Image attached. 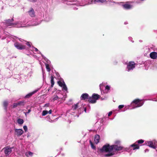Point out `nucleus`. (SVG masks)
<instances>
[{
    "label": "nucleus",
    "mask_w": 157,
    "mask_h": 157,
    "mask_svg": "<svg viewBox=\"0 0 157 157\" xmlns=\"http://www.w3.org/2000/svg\"><path fill=\"white\" fill-rule=\"evenodd\" d=\"M122 149V147L116 145H110L109 144H107L103 146L102 147L99 149V151L101 152H107L108 153L105 155V157H109L113 155L114 153L113 152V150L119 151Z\"/></svg>",
    "instance_id": "obj_1"
},
{
    "label": "nucleus",
    "mask_w": 157,
    "mask_h": 157,
    "mask_svg": "<svg viewBox=\"0 0 157 157\" xmlns=\"http://www.w3.org/2000/svg\"><path fill=\"white\" fill-rule=\"evenodd\" d=\"M5 22H2L0 25V28L3 30L7 27L10 28L11 27H19L24 26V25H20L18 23L16 24V23H13V18L9 19L5 21Z\"/></svg>",
    "instance_id": "obj_2"
},
{
    "label": "nucleus",
    "mask_w": 157,
    "mask_h": 157,
    "mask_svg": "<svg viewBox=\"0 0 157 157\" xmlns=\"http://www.w3.org/2000/svg\"><path fill=\"white\" fill-rule=\"evenodd\" d=\"M144 104L143 100L136 99L134 100L131 103V105L134 109L142 106Z\"/></svg>",
    "instance_id": "obj_3"
},
{
    "label": "nucleus",
    "mask_w": 157,
    "mask_h": 157,
    "mask_svg": "<svg viewBox=\"0 0 157 157\" xmlns=\"http://www.w3.org/2000/svg\"><path fill=\"white\" fill-rule=\"evenodd\" d=\"M27 21L25 19L21 21L16 22L15 23L16 24H17L19 23L20 25H24V26L22 27H27L29 26H36L38 25L40 23L37 22L36 23L32 24H27Z\"/></svg>",
    "instance_id": "obj_4"
},
{
    "label": "nucleus",
    "mask_w": 157,
    "mask_h": 157,
    "mask_svg": "<svg viewBox=\"0 0 157 157\" xmlns=\"http://www.w3.org/2000/svg\"><path fill=\"white\" fill-rule=\"evenodd\" d=\"M65 100V98L63 97V95L61 94H58L57 95H54L52 98L53 101L56 100L57 101L60 103H61Z\"/></svg>",
    "instance_id": "obj_5"
},
{
    "label": "nucleus",
    "mask_w": 157,
    "mask_h": 157,
    "mask_svg": "<svg viewBox=\"0 0 157 157\" xmlns=\"http://www.w3.org/2000/svg\"><path fill=\"white\" fill-rule=\"evenodd\" d=\"M100 96L97 94H93L92 97H90L89 98L88 101L89 102L92 103H95L96 101L99 98Z\"/></svg>",
    "instance_id": "obj_6"
},
{
    "label": "nucleus",
    "mask_w": 157,
    "mask_h": 157,
    "mask_svg": "<svg viewBox=\"0 0 157 157\" xmlns=\"http://www.w3.org/2000/svg\"><path fill=\"white\" fill-rule=\"evenodd\" d=\"M63 2L67 5H76L82 6L80 5L78 2L74 0H63ZM84 6L85 5H83Z\"/></svg>",
    "instance_id": "obj_7"
},
{
    "label": "nucleus",
    "mask_w": 157,
    "mask_h": 157,
    "mask_svg": "<svg viewBox=\"0 0 157 157\" xmlns=\"http://www.w3.org/2000/svg\"><path fill=\"white\" fill-rule=\"evenodd\" d=\"M136 64L134 62H129L127 65L126 71L129 72L132 70L135 67Z\"/></svg>",
    "instance_id": "obj_8"
},
{
    "label": "nucleus",
    "mask_w": 157,
    "mask_h": 157,
    "mask_svg": "<svg viewBox=\"0 0 157 157\" xmlns=\"http://www.w3.org/2000/svg\"><path fill=\"white\" fill-rule=\"evenodd\" d=\"M145 144L146 145L150 147L153 148H155L157 145V142L155 140H153L152 141H146Z\"/></svg>",
    "instance_id": "obj_9"
},
{
    "label": "nucleus",
    "mask_w": 157,
    "mask_h": 157,
    "mask_svg": "<svg viewBox=\"0 0 157 157\" xmlns=\"http://www.w3.org/2000/svg\"><path fill=\"white\" fill-rule=\"evenodd\" d=\"M104 85L105 83H104L103 82L100 84L99 85L101 93L102 91L103 93H107L109 92V91L110 89V86L108 85H106L105 87V90L103 91L102 87Z\"/></svg>",
    "instance_id": "obj_10"
},
{
    "label": "nucleus",
    "mask_w": 157,
    "mask_h": 157,
    "mask_svg": "<svg viewBox=\"0 0 157 157\" xmlns=\"http://www.w3.org/2000/svg\"><path fill=\"white\" fill-rule=\"evenodd\" d=\"M24 44L20 43L18 42H16L14 44L15 47L18 49L22 50L25 49L26 46L23 45Z\"/></svg>",
    "instance_id": "obj_11"
},
{
    "label": "nucleus",
    "mask_w": 157,
    "mask_h": 157,
    "mask_svg": "<svg viewBox=\"0 0 157 157\" xmlns=\"http://www.w3.org/2000/svg\"><path fill=\"white\" fill-rule=\"evenodd\" d=\"M58 83L59 85L62 87V90L64 92H67V88L64 82L59 81L58 82Z\"/></svg>",
    "instance_id": "obj_12"
},
{
    "label": "nucleus",
    "mask_w": 157,
    "mask_h": 157,
    "mask_svg": "<svg viewBox=\"0 0 157 157\" xmlns=\"http://www.w3.org/2000/svg\"><path fill=\"white\" fill-rule=\"evenodd\" d=\"M41 55L43 57V58L45 60L46 62V63H45L46 67L47 70V71L48 72L50 71H51L50 68L49 67V64L50 63V61L48 59L46 58L44 56L42 55Z\"/></svg>",
    "instance_id": "obj_13"
},
{
    "label": "nucleus",
    "mask_w": 157,
    "mask_h": 157,
    "mask_svg": "<svg viewBox=\"0 0 157 157\" xmlns=\"http://www.w3.org/2000/svg\"><path fill=\"white\" fill-rule=\"evenodd\" d=\"M24 131L21 129H14V134L17 136H20L23 133Z\"/></svg>",
    "instance_id": "obj_14"
},
{
    "label": "nucleus",
    "mask_w": 157,
    "mask_h": 157,
    "mask_svg": "<svg viewBox=\"0 0 157 157\" xmlns=\"http://www.w3.org/2000/svg\"><path fill=\"white\" fill-rule=\"evenodd\" d=\"M3 150L4 153L6 156L9 155L12 151L11 148L8 147L4 148Z\"/></svg>",
    "instance_id": "obj_15"
},
{
    "label": "nucleus",
    "mask_w": 157,
    "mask_h": 157,
    "mask_svg": "<svg viewBox=\"0 0 157 157\" xmlns=\"http://www.w3.org/2000/svg\"><path fill=\"white\" fill-rule=\"evenodd\" d=\"M107 1V0H94L93 1H91L90 3V2H88V4H92L93 3V2L94 4H96L97 3H103L106 2Z\"/></svg>",
    "instance_id": "obj_16"
},
{
    "label": "nucleus",
    "mask_w": 157,
    "mask_h": 157,
    "mask_svg": "<svg viewBox=\"0 0 157 157\" xmlns=\"http://www.w3.org/2000/svg\"><path fill=\"white\" fill-rule=\"evenodd\" d=\"M29 15L31 17H34L35 16V14L34 9L31 8L28 12Z\"/></svg>",
    "instance_id": "obj_17"
},
{
    "label": "nucleus",
    "mask_w": 157,
    "mask_h": 157,
    "mask_svg": "<svg viewBox=\"0 0 157 157\" xmlns=\"http://www.w3.org/2000/svg\"><path fill=\"white\" fill-rule=\"evenodd\" d=\"M150 56L152 59H156L157 58V53L154 52H151L150 54Z\"/></svg>",
    "instance_id": "obj_18"
},
{
    "label": "nucleus",
    "mask_w": 157,
    "mask_h": 157,
    "mask_svg": "<svg viewBox=\"0 0 157 157\" xmlns=\"http://www.w3.org/2000/svg\"><path fill=\"white\" fill-rule=\"evenodd\" d=\"M38 90V89L36 90L33 92H30L28 94H27L25 96V98H29L31 96L33 95L36 93Z\"/></svg>",
    "instance_id": "obj_19"
},
{
    "label": "nucleus",
    "mask_w": 157,
    "mask_h": 157,
    "mask_svg": "<svg viewBox=\"0 0 157 157\" xmlns=\"http://www.w3.org/2000/svg\"><path fill=\"white\" fill-rule=\"evenodd\" d=\"M29 50L31 51H33L34 53H41L40 52L38 51V49L37 48L33 46L32 47L29 49Z\"/></svg>",
    "instance_id": "obj_20"
},
{
    "label": "nucleus",
    "mask_w": 157,
    "mask_h": 157,
    "mask_svg": "<svg viewBox=\"0 0 157 157\" xmlns=\"http://www.w3.org/2000/svg\"><path fill=\"white\" fill-rule=\"evenodd\" d=\"M88 94L87 93H85L82 94L81 97V100H85L86 99H88L89 98Z\"/></svg>",
    "instance_id": "obj_21"
},
{
    "label": "nucleus",
    "mask_w": 157,
    "mask_h": 157,
    "mask_svg": "<svg viewBox=\"0 0 157 157\" xmlns=\"http://www.w3.org/2000/svg\"><path fill=\"white\" fill-rule=\"evenodd\" d=\"M19 40L20 41H21V42H23V43L24 44H26V45H27V46L29 47V49L30 48H31L32 47L31 46V43L29 42H26V41H25L24 40H23L22 39H19Z\"/></svg>",
    "instance_id": "obj_22"
},
{
    "label": "nucleus",
    "mask_w": 157,
    "mask_h": 157,
    "mask_svg": "<svg viewBox=\"0 0 157 157\" xmlns=\"http://www.w3.org/2000/svg\"><path fill=\"white\" fill-rule=\"evenodd\" d=\"M130 147H133V150H135L136 149H138L139 148V145L136 144V143H135L134 144H133L130 145Z\"/></svg>",
    "instance_id": "obj_23"
},
{
    "label": "nucleus",
    "mask_w": 157,
    "mask_h": 157,
    "mask_svg": "<svg viewBox=\"0 0 157 157\" xmlns=\"http://www.w3.org/2000/svg\"><path fill=\"white\" fill-rule=\"evenodd\" d=\"M124 8L126 9H129L132 8V6L128 4H125L123 5Z\"/></svg>",
    "instance_id": "obj_24"
},
{
    "label": "nucleus",
    "mask_w": 157,
    "mask_h": 157,
    "mask_svg": "<svg viewBox=\"0 0 157 157\" xmlns=\"http://www.w3.org/2000/svg\"><path fill=\"white\" fill-rule=\"evenodd\" d=\"M100 138V136L98 135H96L94 137V142L96 144H97L99 142V140Z\"/></svg>",
    "instance_id": "obj_25"
},
{
    "label": "nucleus",
    "mask_w": 157,
    "mask_h": 157,
    "mask_svg": "<svg viewBox=\"0 0 157 157\" xmlns=\"http://www.w3.org/2000/svg\"><path fill=\"white\" fill-rule=\"evenodd\" d=\"M33 155V153L30 151L27 152L25 153V155L26 157H32Z\"/></svg>",
    "instance_id": "obj_26"
},
{
    "label": "nucleus",
    "mask_w": 157,
    "mask_h": 157,
    "mask_svg": "<svg viewBox=\"0 0 157 157\" xmlns=\"http://www.w3.org/2000/svg\"><path fill=\"white\" fill-rule=\"evenodd\" d=\"M8 102L7 101H5L3 102V105L4 109L6 111L7 106L8 105Z\"/></svg>",
    "instance_id": "obj_27"
},
{
    "label": "nucleus",
    "mask_w": 157,
    "mask_h": 157,
    "mask_svg": "<svg viewBox=\"0 0 157 157\" xmlns=\"http://www.w3.org/2000/svg\"><path fill=\"white\" fill-rule=\"evenodd\" d=\"M54 77L52 75L51 78V87H52L54 84Z\"/></svg>",
    "instance_id": "obj_28"
},
{
    "label": "nucleus",
    "mask_w": 157,
    "mask_h": 157,
    "mask_svg": "<svg viewBox=\"0 0 157 157\" xmlns=\"http://www.w3.org/2000/svg\"><path fill=\"white\" fill-rule=\"evenodd\" d=\"M17 122L18 124H21L24 123V121L22 119H18L17 120Z\"/></svg>",
    "instance_id": "obj_29"
},
{
    "label": "nucleus",
    "mask_w": 157,
    "mask_h": 157,
    "mask_svg": "<svg viewBox=\"0 0 157 157\" xmlns=\"http://www.w3.org/2000/svg\"><path fill=\"white\" fill-rule=\"evenodd\" d=\"M78 103H77L73 105L72 107V109L73 110H75L76 109L78 108Z\"/></svg>",
    "instance_id": "obj_30"
},
{
    "label": "nucleus",
    "mask_w": 157,
    "mask_h": 157,
    "mask_svg": "<svg viewBox=\"0 0 157 157\" xmlns=\"http://www.w3.org/2000/svg\"><path fill=\"white\" fill-rule=\"evenodd\" d=\"M121 143V141L119 140H117L115 142V145L118 146V145L120 144Z\"/></svg>",
    "instance_id": "obj_31"
},
{
    "label": "nucleus",
    "mask_w": 157,
    "mask_h": 157,
    "mask_svg": "<svg viewBox=\"0 0 157 157\" xmlns=\"http://www.w3.org/2000/svg\"><path fill=\"white\" fill-rule=\"evenodd\" d=\"M48 113V111L47 110H43L42 113V116H45Z\"/></svg>",
    "instance_id": "obj_32"
},
{
    "label": "nucleus",
    "mask_w": 157,
    "mask_h": 157,
    "mask_svg": "<svg viewBox=\"0 0 157 157\" xmlns=\"http://www.w3.org/2000/svg\"><path fill=\"white\" fill-rule=\"evenodd\" d=\"M137 142L138 144H140L144 143V141L142 140H138Z\"/></svg>",
    "instance_id": "obj_33"
},
{
    "label": "nucleus",
    "mask_w": 157,
    "mask_h": 157,
    "mask_svg": "<svg viewBox=\"0 0 157 157\" xmlns=\"http://www.w3.org/2000/svg\"><path fill=\"white\" fill-rule=\"evenodd\" d=\"M23 128L25 132H26L28 130V128L25 125L23 126Z\"/></svg>",
    "instance_id": "obj_34"
},
{
    "label": "nucleus",
    "mask_w": 157,
    "mask_h": 157,
    "mask_svg": "<svg viewBox=\"0 0 157 157\" xmlns=\"http://www.w3.org/2000/svg\"><path fill=\"white\" fill-rule=\"evenodd\" d=\"M23 103H24V102L23 101H20L18 102L17 103V105H23Z\"/></svg>",
    "instance_id": "obj_35"
},
{
    "label": "nucleus",
    "mask_w": 157,
    "mask_h": 157,
    "mask_svg": "<svg viewBox=\"0 0 157 157\" xmlns=\"http://www.w3.org/2000/svg\"><path fill=\"white\" fill-rule=\"evenodd\" d=\"M51 17L48 18V17H46V18H45V21H50L51 20Z\"/></svg>",
    "instance_id": "obj_36"
},
{
    "label": "nucleus",
    "mask_w": 157,
    "mask_h": 157,
    "mask_svg": "<svg viewBox=\"0 0 157 157\" xmlns=\"http://www.w3.org/2000/svg\"><path fill=\"white\" fill-rule=\"evenodd\" d=\"M128 39L130 41H131L132 43L134 42V41L132 40V38L131 37H128Z\"/></svg>",
    "instance_id": "obj_37"
},
{
    "label": "nucleus",
    "mask_w": 157,
    "mask_h": 157,
    "mask_svg": "<svg viewBox=\"0 0 157 157\" xmlns=\"http://www.w3.org/2000/svg\"><path fill=\"white\" fill-rule=\"evenodd\" d=\"M124 107V105H120L118 106V108L119 109H121L122 108Z\"/></svg>",
    "instance_id": "obj_38"
},
{
    "label": "nucleus",
    "mask_w": 157,
    "mask_h": 157,
    "mask_svg": "<svg viewBox=\"0 0 157 157\" xmlns=\"http://www.w3.org/2000/svg\"><path fill=\"white\" fill-rule=\"evenodd\" d=\"M90 144L91 145V147L93 149H94L95 148V147L93 145V144H92V142L90 140Z\"/></svg>",
    "instance_id": "obj_39"
},
{
    "label": "nucleus",
    "mask_w": 157,
    "mask_h": 157,
    "mask_svg": "<svg viewBox=\"0 0 157 157\" xmlns=\"http://www.w3.org/2000/svg\"><path fill=\"white\" fill-rule=\"evenodd\" d=\"M17 106H18V105H17V103H14L13 105V107L15 108L17 107Z\"/></svg>",
    "instance_id": "obj_40"
},
{
    "label": "nucleus",
    "mask_w": 157,
    "mask_h": 157,
    "mask_svg": "<svg viewBox=\"0 0 157 157\" xmlns=\"http://www.w3.org/2000/svg\"><path fill=\"white\" fill-rule=\"evenodd\" d=\"M28 1L32 2H35L37 1V0H28Z\"/></svg>",
    "instance_id": "obj_41"
},
{
    "label": "nucleus",
    "mask_w": 157,
    "mask_h": 157,
    "mask_svg": "<svg viewBox=\"0 0 157 157\" xmlns=\"http://www.w3.org/2000/svg\"><path fill=\"white\" fill-rule=\"evenodd\" d=\"M112 112L111 111L109 112L108 114V116H110L112 114Z\"/></svg>",
    "instance_id": "obj_42"
},
{
    "label": "nucleus",
    "mask_w": 157,
    "mask_h": 157,
    "mask_svg": "<svg viewBox=\"0 0 157 157\" xmlns=\"http://www.w3.org/2000/svg\"><path fill=\"white\" fill-rule=\"evenodd\" d=\"M49 103H46L45 105L44 106L45 107H48L49 106Z\"/></svg>",
    "instance_id": "obj_43"
},
{
    "label": "nucleus",
    "mask_w": 157,
    "mask_h": 157,
    "mask_svg": "<svg viewBox=\"0 0 157 157\" xmlns=\"http://www.w3.org/2000/svg\"><path fill=\"white\" fill-rule=\"evenodd\" d=\"M107 2H113L114 3H115V2H113V0H107Z\"/></svg>",
    "instance_id": "obj_44"
},
{
    "label": "nucleus",
    "mask_w": 157,
    "mask_h": 157,
    "mask_svg": "<svg viewBox=\"0 0 157 157\" xmlns=\"http://www.w3.org/2000/svg\"><path fill=\"white\" fill-rule=\"evenodd\" d=\"M32 71H30V72H29L28 73V75H29V76H31V75H32Z\"/></svg>",
    "instance_id": "obj_45"
},
{
    "label": "nucleus",
    "mask_w": 157,
    "mask_h": 157,
    "mask_svg": "<svg viewBox=\"0 0 157 157\" xmlns=\"http://www.w3.org/2000/svg\"><path fill=\"white\" fill-rule=\"evenodd\" d=\"M52 112V110L50 109V110L48 112V113H49L50 114H51Z\"/></svg>",
    "instance_id": "obj_46"
},
{
    "label": "nucleus",
    "mask_w": 157,
    "mask_h": 157,
    "mask_svg": "<svg viewBox=\"0 0 157 157\" xmlns=\"http://www.w3.org/2000/svg\"><path fill=\"white\" fill-rule=\"evenodd\" d=\"M31 109H29L28 110V111L26 112V113H29L31 112Z\"/></svg>",
    "instance_id": "obj_47"
},
{
    "label": "nucleus",
    "mask_w": 157,
    "mask_h": 157,
    "mask_svg": "<svg viewBox=\"0 0 157 157\" xmlns=\"http://www.w3.org/2000/svg\"><path fill=\"white\" fill-rule=\"evenodd\" d=\"M149 150L148 149H145V152H148V151Z\"/></svg>",
    "instance_id": "obj_48"
},
{
    "label": "nucleus",
    "mask_w": 157,
    "mask_h": 157,
    "mask_svg": "<svg viewBox=\"0 0 157 157\" xmlns=\"http://www.w3.org/2000/svg\"><path fill=\"white\" fill-rule=\"evenodd\" d=\"M84 111H85V112L86 113V108H85L84 109Z\"/></svg>",
    "instance_id": "obj_49"
},
{
    "label": "nucleus",
    "mask_w": 157,
    "mask_h": 157,
    "mask_svg": "<svg viewBox=\"0 0 157 157\" xmlns=\"http://www.w3.org/2000/svg\"><path fill=\"white\" fill-rule=\"evenodd\" d=\"M43 76H44V72H43Z\"/></svg>",
    "instance_id": "obj_50"
},
{
    "label": "nucleus",
    "mask_w": 157,
    "mask_h": 157,
    "mask_svg": "<svg viewBox=\"0 0 157 157\" xmlns=\"http://www.w3.org/2000/svg\"><path fill=\"white\" fill-rule=\"evenodd\" d=\"M61 155H62L63 156H64V154H61Z\"/></svg>",
    "instance_id": "obj_51"
},
{
    "label": "nucleus",
    "mask_w": 157,
    "mask_h": 157,
    "mask_svg": "<svg viewBox=\"0 0 157 157\" xmlns=\"http://www.w3.org/2000/svg\"><path fill=\"white\" fill-rule=\"evenodd\" d=\"M25 115H26L27 114H28V113H26H26H25Z\"/></svg>",
    "instance_id": "obj_52"
},
{
    "label": "nucleus",
    "mask_w": 157,
    "mask_h": 157,
    "mask_svg": "<svg viewBox=\"0 0 157 157\" xmlns=\"http://www.w3.org/2000/svg\"><path fill=\"white\" fill-rule=\"evenodd\" d=\"M77 8L76 7H75V10H77Z\"/></svg>",
    "instance_id": "obj_53"
},
{
    "label": "nucleus",
    "mask_w": 157,
    "mask_h": 157,
    "mask_svg": "<svg viewBox=\"0 0 157 157\" xmlns=\"http://www.w3.org/2000/svg\"><path fill=\"white\" fill-rule=\"evenodd\" d=\"M129 109V108H128L126 109V110H127V109Z\"/></svg>",
    "instance_id": "obj_54"
},
{
    "label": "nucleus",
    "mask_w": 157,
    "mask_h": 157,
    "mask_svg": "<svg viewBox=\"0 0 157 157\" xmlns=\"http://www.w3.org/2000/svg\"><path fill=\"white\" fill-rule=\"evenodd\" d=\"M34 56L35 57H36V56Z\"/></svg>",
    "instance_id": "obj_55"
},
{
    "label": "nucleus",
    "mask_w": 157,
    "mask_h": 157,
    "mask_svg": "<svg viewBox=\"0 0 157 157\" xmlns=\"http://www.w3.org/2000/svg\"><path fill=\"white\" fill-rule=\"evenodd\" d=\"M156 151H157V149H156Z\"/></svg>",
    "instance_id": "obj_56"
},
{
    "label": "nucleus",
    "mask_w": 157,
    "mask_h": 157,
    "mask_svg": "<svg viewBox=\"0 0 157 157\" xmlns=\"http://www.w3.org/2000/svg\"><path fill=\"white\" fill-rule=\"evenodd\" d=\"M148 62H149V61H148ZM147 63V62H146V63Z\"/></svg>",
    "instance_id": "obj_57"
},
{
    "label": "nucleus",
    "mask_w": 157,
    "mask_h": 157,
    "mask_svg": "<svg viewBox=\"0 0 157 157\" xmlns=\"http://www.w3.org/2000/svg\"><path fill=\"white\" fill-rule=\"evenodd\" d=\"M2 157V156H1V157Z\"/></svg>",
    "instance_id": "obj_58"
},
{
    "label": "nucleus",
    "mask_w": 157,
    "mask_h": 157,
    "mask_svg": "<svg viewBox=\"0 0 157 157\" xmlns=\"http://www.w3.org/2000/svg\"><path fill=\"white\" fill-rule=\"evenodd\" d=\"M156 101H157V100H156Z\"/></svg>",
    "instance_id": "obj_59"
}]
</instances>
